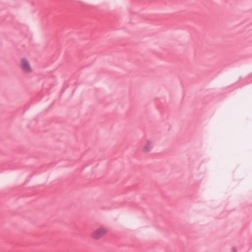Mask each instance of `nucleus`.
I'll list each match as a JSON object with an SVG mask.
<instances>
[{"label":"nucleus","instance_id":"1","mask_svg":"<svg viewBox=\"0 0 252 252\" xmlns=\"http://www.w3.org/2000/svg\"><path fill=\"white\" fill-rule=\"evenodd\" d=\"M19 67L22 72L25 74H31L34 71L33 67L30 60L27 57L21 58L19 62Z\"/></svg>","mask_w":252,"mask_h":252},{"label":"nucleus","instance_id":"2","mask_svg":"<svg viewBox=\"0 0 252 252\" xmlns=\"http://www.w3.org/2000/svg\"><path fill=\"white\" fill-rule=\"evenodd\" d=\"M154 147L153 142L150 139L146 140L141 148V151L143 153H148L150 152Z\"/></svg>","mask_w":252,"mask_h":252},{"label":"nucleus","instance_id":"3","mask_svg":"<svg viewBox=\"0 0 252 252\" xmlns=\"http://www.w3.org/2000/svg\"><path fill=\"white\" fill-rule=\"evenodd\" d=\"M107 231L105 229L103 228H99L96 230L93 234V237L94 239H97L105 234H106Z\"/></svg>","mask_w":252,"mask_h":252},{"label":"nucleus","instance_id":"4","mask_svg":"<svg viewBox=\"0 0 252 252\" xmlns=\"http://www.w3.org/2000/svg\"><path fill=\"white\" fill-rule=\"evenodd\" d=\"M232 252H237V250L235 248L233 247L232 248Z\"/></svg>","mask_w":252,"mask_h":252}]
</instances>
